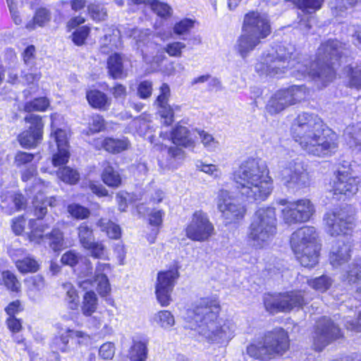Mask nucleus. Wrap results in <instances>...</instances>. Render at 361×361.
<instances>
[{
	"label": "nucleus",
	"instance_id": "1",
	"mask_svg": "<svg viewBox=\"0 0 361 361\" xmlns=\"http://www.w3.org/2000/svg\"><path fill=\"white\" fill-rule=\"evenodd\" d=\"M347 52L345 44L336 39L328 40L319 47L315 61L311 62L307 59L301 61L296 60L293 46L280 47L276 57L267 55L264 62L259 64L257 69L270 76L279 75L290 69V75L298 79L309 75L326 85L335 78L334 66L339 64V60Z\"/></svg>",
	"mask_w": 361,
	"mask_h": 361
},
{
	"label": "nucleus",
	"instance_id": "2",
	"mask_svg": "<svg viewBox=\"0 0 361 361\" xmlns=\"http://www.w3.org/2000/svg\"><path fill=\"white\" fill-rule=\"evenodd\" d=\"M290 130L294 140L309 154L327 157L338 149V135L325 128L321 118L314 114H300L294 119Z\"/></svg>",
	"mask_w": 361,
	"mask_h": 361
},
{
	"label": "nucleus",
	"instance_id": "3",
	"mask_svg": "<svg viewBox=\"0 0 361 361\" xmlns=\"http://www.w3.org/2000/svg\"><path fill=\"white\" fill-rule=\"evenodd\" d=\"M219 310L216 300L204 298L188 312V317L197 324L199 334L208 342L224 344L233 337L235 326L231 322L219 320Z\"/></svg>",
	"mask_w": 361,
	"mask_h": 361
},
{
	"label": "nucleus",
	"instance_id": "4",
	"mask_svg": "<svg viewBox=\"0 0 361 361\" xmlns=\"http://www.w3.org/2000/svg\"><path fill=\"white\" fill-rule=\"evenodd\" d=\"M233 180L242 196L247 201H263L271 193L273 181L262 162L247 159L233 173Z\"/></svg>",
	"mask_w": 361,
	"mask_h": 361
},
{
	"label": "nucleus",
	"instance_id": "5",
	"mask_svg": "<svg viewBox=\"0 0 361 361\" xmlns=\"http://www.w3.org/2000/svg\"><path fill=\"white\" fill-rule=\"evenodd\" d=\"M290 245L302 266L312 268L318 263L321 244L314 227L304 226L295 231L291 235Z\"/></svg>",
	"mask_w": 361,
	"mask_h": 361
},
{
	"label": "nucleus",
	"instance_id": "6",
	"mask_svg": "<svg viewBox=\"0 0 361 361\" xmlns=\"http://www.w3.org/2000/svg\"><path fill=\"white\" fill-rule=\"evenodd\" d=\"M276 209L271 207L258 209L249 227L247 238L255 248L267 245L277 232Z\"/></svg>",
	"mask_w": 361,
	"mask_h": 361
},
{
	"label": "nucleus",
	"instance_id": "7",
	"mask_svg": "<svg viewBox=\"0 0 361 361\" xmlns=\"http://www.w3.org/2000/svg\"><path fill=\"white\" fill-rule=\"evenodd\" d=\"M290 347L288 333L282 328L267 332L262 340L247 348V354L256 359L270 360L283 355Z\"/></svg>",
	"mask_w": 361,
	"mask_h": 361
},
{
	"label": "nucleus",
	"instance_id": "8",
	"mask_svg": "<svg viewBox=\"0 0 361 361\" xmlns=\"http://www.w3.org/2000/svg\"><path fill=\"white\" fill-rule=\"evenodd\" d=\"M30 232L28 238L31 243L42 245L48 240L49 247L55 252L66 248L63 233L58 228H53L51 231L44 233L49 228L48 224L37 223V220L30 219L29 222Z\"/></svg>",
	"mask_w": 361,
	"mask_h": 361
},
{
	"label": "nucleus",
	"instance_id": "9",
	"mask_svg": "<svg viewBox=\"0 0 361 361\" xmlns=\"http://www.w3.org/2000/svg\"><path fill=\"white\" fill-rule=\"evenodd\" d=\"M281 178L283 184L293 191L309 186L311 180L307 166L299 158L287 163L281 171Z\"/></svg>",
	"mask_w": 361,
	"mask_h": 361
},
{
	"label": "nucleus",
	"instance_id": "10",
	"mask_svg": "<svg viewBox=\"0 0 361 361\" xmlns=\"http://www.w3.org/2000/svg\"><path fill=\"white\" fill-rule=\"evenodd\" d=\"M266 310L271 314L289 312L295 307H300L305 303L303 294L300 290L286 292L278 295H267L264 299Z\"/></svg>",
	"mask_w": 361,
	"mask_h": 361
},
{
	"label": "nucleus",
	"instance_id": "11",
	"mask_svg": "<svg viewBox=\"0 0 361 361\" xmlns=\"http://www.w3.org/2000/svg\"><path fill=\"white\" fill-rule=\"evenodd\" d=\"M341 336L340 328L330 318L322 317L317 322L312 334V348L316 351H322Z\"/></svg>",
	"mask_w": 361,
	"mask_h": 361
},
{
	"label": "nucleus",
	"instance_id": "12",
	"mask_svg": "<svg viewBox=\"0 0 361 361\" xmlns=\"http://www.w3.org/2000/svg\"><path fill=\"white\" fill-rule=\"evenodd\" d=\"M305 91L300 86H291L277 91L267 104L271 114H279L287 107L300 102L305 97Z\"/></svg>",
	"mask_w": 361,
	"mask_h": 361
},
{
	"label": "nucleus",
	"instance_id": "13",
	"mask_svg": "<svg viewBox=\"0 0 361 361\" xmlns=\"http://www.w3.org/2000/svg\"><path fill=\"white\" fill-rule=\"evenodd\" d=\"M326 231L331 236L348 235L355 227V218L344 209L327 212L324 216Z\"/></svg>",
	"mask_w": 361,
	"mask_h": 361
},
{
	"label": "nucleus",
	"instance_id": "14",
	"mask_svg": "<svg viewBox=\"0 0 361 361\" xmlns=\"http://www.w3.org/2000/svg\"><path fill=\"white\" fill-rule=\"evenodd\" d=\"M214 228L207 214L195 212L190 222L185 228L187 238L197 242H204L214 234Z\"/></svg>",
	"mask_w": 361,
	"mask_h": 361
},
{
	"label": "nucleus",
	"instance_id": "15",
	"mask_svg": "<svg viewBox=\"0 0 361 361\" xmlns=\"http://www.w3.org/2000/svg\"><path fill=\"white\" fill-rule=\"evenodd\" d=\"M314 212V205L307 199L290 202L282 209L283 218L287 224L307 222Z\"/></svg>",
	"mask_w": 361,
	"mask_h": 361
},
{
	"label": "nucleus",
	"instance_id": "16",
	"mask_svg": "<svg viewBox=\"0 0 361 361\" xmlns=\"http://www.w3.org/2000/svg\"><path fill=\"white\" fill-rule=\"evenodd\" d=\"M216 204L222 216L229 223L242 219L246 212L245 207L239 204L226 190L219 191Z\"/></svg>",
	"mask_w": 361,
	"mask_h": 361
},
{
	"label": "nucleus",
	"instance_id": "17",
	"mask_svg": "<svg viewBox=\"0 0 361 361\" xmlns=\"http://www.w3.org/2000/svg\"><path fill=\"white\" fill-rule=\"evenodd\" d=\"M242 29L243 32L250 33L262 39L267 37L271 32L267 16L257 11H251L245 16Z\"/></svg>",
	"mask_w": 361,
	"mask_h": 361
},
{
	"label": "nucleus",
	"instance_id": "18",
	"mask_svg": "<svg viewBox=\"0 0 361 361\" xmlns=\"http://www.w3.org/2000/svg\"><path fill=\"white\" fill-rule=\"evenodd\" d=\"M30 123L27 130L22 132L18 137L20 145L26 149L36 147L42 139L43 123L39 116L30 114L25 118Z\"/></svg>",
	"mask_w": 361,
	"mask_h": 361
},
{
	"label": "nucleus",
	"instance_id": "19",
	"mask_svg": "<svg viewBox=\"0 0 361 361\" xmlns=\"http://www.w3.org/2000/svg\"><path fill=\"white\" fill-rule=\"evenodd\" d=\"M178 277L176 269L160 271L157 274L156 283V295L161 306H168L171 300V293L175 285V281Z\"/></svg>",
	"mask_w": 361,
	"mask_h": 361
},
{
	"label": "nucleus",
	"instance_id": "20",
	"mask_svg": "<svg viewBox=\"0 0 361 361\" xmlns=\"http://www.w3.org/2000/svg\"><path fill=\"white\" fill-rule=\"evenodd\" d=\"M360 180L344 168L339 169L335 174L332 191L334 195H343L346 197L353 196L358 191Z\"/></svg>",
	"mask_w": 361,
	"mask_h": 361
},
{
	"label": "nucleus",
	"instance_id": "21",
	"mask_svg": "<svg viewBox=\"0 0 361 361\" xmlns=\"http://www.w3.org/2000/svg\"><path fill=\"white\" fill-rule=\"evenodd\" d=\"M110 269V266L105 263H97L94 281L90 280H84L79 283V286L83 289H88L94 286V283H97V290L101 296H106L111 290L109 279L104 274L106 271Z\"/></svg>",
	"mask_w": 361,
	"mask_h": 361
},
{
	"label": "nucleus",
	"instance_id": "22",
	"mask_svg": "<svg viewBox=\"0 0 361 361\" xmlns=\"http://www.w3.org/2000/svg\"><path fill=\"white\" fill-rule=\"evenodd\" d=\"M38 183H36L34 186L33 190L37 192L32 200V207L34 209V215L37 217L38 219H42L47 213V206L51 207H56V200L54 197L49 198L44 197L43 193L41 192L42 185H44V182L39 180Z\"/></svg>",
	"mask_w": 361,
	"mask_h": 361
},
{
	"label": "nucleus",
	"instance_id": "23",
	"mask_svg": "<svg viewBox=\"0 0 361 361\" xmlns=\"http://www.w3.org/2000/svg\"><path fill=\"white\" fill-rule=\"evenodd\" d=\"M351 245L343 240H337L332 246L330 255V264L338 268L347 262L350 258Z\"/></svg>",
	"mask_w": 361,
	"mask_h": 361
},
{
	"label": "nucleus",
	"instance_id": "24",
	"mask_svg": "<svg viewBox=\"0 0 361 361\" xmlns=\"http://www.w3.org/2000/svg\"><path fill=\"white\" fill-rule=\"evenodd\" d=\"M259 37L242 30L238 37L235 49L243 59L246 58L262 42Z\"/></svg>",
	"mask_w": 361,
	"mask_h": 361
},
{
	"label": "nucleus",
	"instance_id": "25",
	"mask_svg": "<svg viewBox=\"0 0 361 361\" xmlns=\"http://www.w3.org/2000/svg\"><path fill=\"white\" fill-rule=\"evenodd\" d=\"M94 145L97 149H104L108 152L118 154L126 150L129 147L130 142L126 138L105 137L95 140Z\"/></svg>",
	"mask_w": 361,
	"mask_h": 361
},
{
	"label": "nucleus",
	"instance_id": "26",
	"mask_svg": "<svg viewBox=\"0 0 361 361\" xmlns=\"http://www.w3.org/2000/svg\"><path fill=\"white\" fill-rule=\"evenodd\" d=\"M130 37H133L136 49L140 50L143 59L147 61L150 54L149 49L155 47V44L150 41L149 30L133 29Z\"/></svg>",
	"mask_w": 361,
	"mask_h": 361
},
{
	"label": "nucleus",
	"instance_id": "27",
	"mask_svg": "<svg viewBox=\"0 0 361 361\" xmlns=\"http://www.w3.org/2000/svg\"><path fill=\"white\" fill-rule=\"evenodd\" d=\"M127 58L119 54L111 55L107 60V69L109 75L113 79H123L128 76V71L125 68V61Z\"/></svg>",
	"mask_w": 361,
	"mask_h": 361
},
{
	"label": "nucleus",
	"instance_id": "28",
	"mask_svg": "<svg viewBox=\"0 0 361 361\" xmlns=\"http://www.w3.org/2000/svg\"><path fill=\"white\" fill-rule=\"evenodd\" d=\"M70 338H77L81 340L78 341L79 343H84L89 340V336L82 331L67 330L60 336L55 337L51 343V348L55 350L66 352L68 350V344Z\"/></svg>",
	"mask_w": 361,
	"mask_h": 361
},
{
	"label": "nucleus",
	"instance_id": "29",
	"mask_svg": "<svg viewBox=\"0 0 361 361\" xmlns=\"http://www.w3.org/2000/svg\"><path fill=\"white\" fill-rule=\"evenodd\" d=\"M171 140L173 144L184 147L193 145L194 142L190 137L188 129L183 126H176L171 133Z\"/></svg>",
	"mask_w": 361,
	"mask_h": 361
},
{
	"label": "nucleus",
	"instance_id": "30",
	"mask_svg": "<svg viewBox=\"0 0 361 361\" xmlns=\"http://www.w3.org/2000/svg\"><path fill=\"white\" fill-rule=\"evenodd\" d=\"M86 97L89 104L96 109H106L111 104V99L106 94L97 90L87 91Z\"/></svg>",
	"mask_w": 361,
	"mask_h": 361
},
{
	"label": "nucleus",
	"instance_id": "31",
	"mask_svg": "<svg viewBox=\"0 0 361 361\" xmlns=\"http://www.w3.org/2000/svg\"><path fill=\"white\" fill-rule=\"evenodd\" d=\"M342 279L350 284L361 283V258H356L342 275Z\"/></svg>",
	"mask_w": 361,
	"mask_h": 361
},
{
	"label": "nucleus",
	"instance_id": "32",
	"mask_svg": "<svg viewBox=\"0 0 361 361\" xmlns=\"http://www.w3.org/2000/svg\"><path fill=\"white\" fill-rule=\"evenodd\" d=\"M147 344L145 340L133 341L128 354L130 361H146L148 354Z\"/></svg>",
	"mask_w": 361,
	"mask_h": 361
},
{
	"label": "nucleus",
	"instance_id": "33",
	"mask_svg": "<svg viewBox=\"0 0 361 361\" xmlns=\"http://www.w3.org/2000/svg\"><path fill=\"white\" fill-rule=\"evenodd\" d=\"M78 238L82 247L90 246L94 240V231L91 226L86 222L80 224L77 228Z\"/></svg>",
	"mask_w": 361,
	"mask_h": 361
},
{
	"label": "nucleus",
	"instance_id": "34",
	"mask_svg": "<svg viewBox=\"0 0 361 361\" xmlns=\"http://www.w3.org/2000/svg\"><path fill=\"white\" fill-rule=\"evenodd\" d=\"M102 177L103 182L109 187L117 188L121 183L120 174L109 164L104 167Z\"/></svg>",
	"mask_w": 361,
	"mask_h": 361
},
{
	"label": "nucleus",
	"instance_id": "35",
	"mask_svg": "<svg viewBox=\"0 0 361 361\" xmlns=\"http://www.w3.org/2000/svg\"><path fill=\"white\" fill-rule=\"evenodd\" d=\"M118 31L114 32L112 35H104L101 39L100 51L103 54H109L121 45L118 37Z\"/></svg>",
	"mask_w": 361,
	"mask_h": 361
},
{
	"label": "nucleus",
	"instance_id": "36",
	"mask_svg": "<svg viewBox=\"0 0 361 361\" xmlns=\"http://www.w3.org/2000/svg\"><path fill=\"white\" fill-rule=\"evenodd\" d=\"M97 298L93 291L87 292L83 296L81 307L82 314L86 317H90L97 310Z\"/></svg>",
	"mask_w": 361,
	"mask_h": 361
},
{
	"label": "nucleus",
	"instance_id": "37",
	"mask_svg": "<svg viewBox=\"0 0 361 361\" xmlns=\"http://www.w3.org/2000/svg\"><path fill=\"white\" fill-rule=\"evenodd\" d=\"M153 322L164 329H169L175 324L173 315L167 310H161L154 314Z\"/></svg>",
	"mask_w": 361,
	"mask_h": 361
},
{
	"label": "nucleus",
	"instance_id": "38",
	"mask_svg": "<svg viewBox=\"0 0 361 361\" xmlns=\"http://www.w3.org/2000/svg\"><path fill=\"white\" fill-rule=\"evenodd\" d=\"M50 20V13L46 8H40L36 11L33 19L25 25L28 30H33L36 26L43 27Z\"/></svg>",
	"mask_w": 361,
	"mask_h": 361
},
{
	"label": "nucleus",
	"instance_id": "39",
	"mask_svg": "<svg viewBox=\"0 0 361 361\" xmlns=\"http://www.w3.org/2000/svg\"><path fill=\"white\" fill-rule=\"evenodd\" d=\"M169 159L166 164L163 161H159V165L164 169H175L177 167L176 159H183L184 158V151L178 147H170L168 149Z\"/></svg>",
	"mask_w": 361,
	"mask_h": 361
},
{
	"label": "nucleus",
	"instance_id": "40",
	"mask_svg": "<svg viewBox=\"0 0 361 361\" xmlns=\"http://www.w3.org/2000/svg\"><path fill=\"white\" fill-rule=\"evenodd\" d=\"M97 226L112 239H118L121 236V233L119 226L108 219H99Z\"/></svg>",
	"mask_w": 361,
	"mask_h": 361
},
{
	"label": "nucleus",
	"instance_id": "41",
	"mask_svg": "<svg viewBox=\"0 0 361 361\" xmlns=\"http://www.w3.org/2000/svg\"><path fill=\"white\" fill-rule=\"evenodd\" d=\"M360 0H341L332 1L330 2V7L332 14L334 16H343L348 6H353Z\"/></svg>",
	"mask_w": 361,
	"mask_h": 361
},
{
	"label": "nucleus",
	"instance_id": "42",
	"mask_svg": "<svg viewBox=\"0 0 361 361\" xmlns=\"http://www.w3.org/2000/svg\"><path fill=\"white\" fill-rule=\"evenodd\" d=\"M63 288L66 291L65 300L68 308L73 310L78 309L79 297L73 286L71 283H66L63 285Z\"/></svg>",
	"mask_w": 361,
	"mask_h": 361
},
{
	"label": "nucleus",
	"instance_id": "43",
	"mask_svg": "<svg viewBox=\"0 0 361 361\" xmlns=\"http://www.w3.org/2000/svg\"><path fill=\"white\" fill-rule=\"evenodd\" d=\"M16 265L20 272L26 274L29 272H36L39 267V263L31 257H27L22 259H18Z\"/></svg>",
	"mask_w": 361,
	"mask_h": 361
},
{
	"label": "nucleus",
	"instance_id": "44",
	"mask_svg": "<svg viewBox=\"0 0 361 361\" xmlns=\"http://www.w3.org/2000/svg\"><path fill=\"white\" fill-rule=\"evenodd\" d=\"M332 279L328 276L323 275L307 281L310 286L319 292H325L332 285Z\"/></svg>",
	"mask_w": 361,
	"mask_h": 361
},
{
	"label": "nucleus",
	"instance_id": "45",
	"mask_svg": "<svg viewBox=\"0 0 361 361\" xmlns=\"http://www.w3.org/2000/svg\"><path fill=\"white\" fill-rule=\"evenodd\" d=\"M159 106V113L164 119L163 123L166 126H169L173 122L174 112L180 110L179 106H171L169 104L161 105Z\"/></svg>",
	"mask_w": 361,
	"mask_h": 361
},
{
	"label": "nucleus",
	"instance_id": "46",
	"mask_svg": "<svg viewBox=\"0 0 361 361\" xmlns=\"http://www.w3.org/2000/svg\"><path fill=\"white\" fill-rule=\"evenodd\" d=\"M85 250L89 251L90 255L96 259H105L106 257V249L102 241L94 240L90 246L85 247Z\"/></svg>",
	"mask_w": 361,
	"mask_h": 361
},
{
	"label": "nucleus",
	"instance_id": "47",
	"mask_svg": "<svg viewBox=\"0 0 361 361\" xmlns=\"http://www.w3.org/2000/svg\"><path fill=\"white\" fill-rule=\"evenodd\" d=\"M49 106V101L47 98L39 97L27 102L24 106V109L27 112L32 111H45Z\"/></svg>",
	"mask_w": 361,
	"mask_h": 361
},
{
	"label": "nucleus",
	"instance_id": "48",
	"mask_svg": "<svg viewBox=\"0 0 361 361\" xmlns=\"http://www.w3.org/2000/svg\"><path fill=\"white\" fill-rule=\"evenodd\" d=\"M57 175L61 180L70 184H75L79 179L78 173L69 167L59 169Z\"/></svg>",
	"mask_w": 361,
	"mask_h": 361
},
{
	"label": "nucleus",
	"instance_id": "49",
	"mask_svg": "<svg viewBox=\"0 0 361 361\" xmlns=\"http://www.w3.org/2000/svg\"><path fill=\"white\" fill-rule=\"evenodd\" d=\"M198 134L200 135L201 142L208 151L212 152L219 147V143L212 135L204 130L198 131Z\"/></svg>",
	"mask_w": 361,
	"mask_h": 361
},
{
	"label": "nucleus",
	"instance_id": "50",
	"mask_svg": "<svg viewBox=\"0 0 361 361\" xmlns=\"http://www.w3.org/2000/svg\"><path fill=\"white\" fill-rule=\"evenodd\" d=\"M68 213L75 219H85L89 217L90 210L78 204H71L68 206Z\"/></svg>",
	"mask_w": 361,
	"mask_h": 361
},
{
	"label": "nucleus",
	"instance_id": "51",
	"mask_svg": "<svg viewBox=\"0 0 361 361\" xmlns=\"http://www.w3.org/2000/svg\"><path fill=\"white\" fill-rule=\"evenodd\" d=\"M150 7L155 13L162 18L169 17L172 13L171 8L167 4L157 0H153Z\"/></svg>",
	"mask_w": 361,
	"mask_h": 361
},
{
	"label": "nucleus",
	"instance_id": "52",
	"mask_svg": "<svg viewBox=\"0 0 361 361\" xmlns=\"http://www.w3.org/2000/svg\"><path fill=\"white\" fill-rule=\"evenodd\" d=\"M2 279L4 285L8 289L14 292L19 291L20 283L13 273L8 271H4L2 273Z\"/></svg>",
	"mask_w": 361,
	"mask_h": 361
},
{
	"label": "nucleus",
	"instance_id": "53",
	"mask_svg": "<svg viewBox=\"0 0 361 361\" xmlns=\"http://www.w3.org/2000/svg\"><path fill=\"white\" fill-rule=\"evenodd\" d=\"M91 17L95 20H103L106 16V11L103 5L93 3L88 6Z\"/></svg>",
	"mask_w": 361,
	"mask_h": 361
},
{
	"label": "nucleus",
	"instance_id": "54",
	"mask_svg": "<svg viewBox=\"0 0 361 361\" xmlns=\"http://www.w3.org/2000/svg\"><path fill=\"white\" fill-rule=\"evenodd\" d=\"M349 85L355 88H361V63L350 68Z\"/></svg>",
	"mask_w": 361,
	"mask_h": 361
},
{
	"label": "nucleus",
	"instance_id": "55",
	"mask_svg": "<svg viewBox=\"0 0 361 361\" xmlns=\"http://www.w3.org/2000/svg\"><path fill=\"white\" fill-rule=\"evenodd\" d=\"M185 48V44L180 42H173L166 45L164 51L170 56L173 57H180L183 49Z\"/></svg>",
	"mask_w": 361,
	"mask_h": 361
},
{
	"label": "nucleus",
	"instance_id": "56",
	"mask_svg": "<svg viewBox=\"0 0 361 361\" xmlns=\"http://www.w3.org/2000/svg\"><path fill=\"white\" fill-rule=\"evenodd\" d=\"M69 152L66 148H59L58 152L54 154L52 157V164L54 166H60L66 164L68 161Z\"/></svg>",
	"mask_w": 361,
	"mask_h": 361
},
{
	"label": "nucleus",
	"instance_id": "57",
	"mask_svg": "<svg viewBox=\"0 0 361 361\" xmlns=\"http://www.w3.org/2000/svg\"><path fill=\"white\" fill-rule=\"evenodd\" d=\"M80 255L75 250H69L65 252L61 258L63 264L73 267L76 265L80 259Z\"/></svg>",
	"mask_w": 361,
	"mask_h": 361
},
{
	"label": "nucleus",
	"instance_id": "58",
	"mask_svg": "<svg viewBox=\"0 0 361 361\" xmlns=\"http://www.w3.org/2000/svg\"><path fill=\"white\" fill-rule=\"evenodd\" d=\"M197 168L205 173H207L214 178H219L221 175V172L219 169L214 164H207L202 161H199L197 164Z\"/></svg>",
	"mask_w": 361,
	"mask_h": 361
},
{
	"label": "nucleus",
	"instance_id": "59",
	"mask_svg": "<svg viewBox=\"0 0 361 361\" xmlns=\"http://www.w3.org/2000/svg\"><path fill=\"white\" fill-rule=\"evenodd\" d=\"M115 354L114 343L107 342L101 345L99 350V355L104 360H111Z\"/></svg>",
	"mask_w": 361,
	"mask_h": 361
},
{
	"label": "nucleus",
	"instance_id": "60",
	"mask_svg": "<svg viewBox=\"0 0 361 361\" xmlns=\"http://www.w3.org/2000/svg\"><path fill=\"white\" fill-rule=\"evenodd\" d=\"M193 24L192 20L184 19L174 25L173 32L178 35L186 34L193 27Z\"/></svg>",
	"mask_w": 361,
	"mask_h": 361
},
{
	"label": "nucleus",
	"instance_id": "61",
	"mask_svg": "<svg viewBox=\"0 0 361 361\" xmlns=\"http://www.w3.org/2000/svg\"><path fill=\"white\" fill-rule=\"evenodd\" d=\"M160 94L157 98L156 103L158 106L168 104L169 97L171 96V90L169 86L166 83H163L160 87Z\"/></svg>",
	"mask_w": 361,
	"mask_h": 361
},
{
	"label": "nucleus",
	"instance_id": "62",
	"mask_svg": "<svg viewBox=\"0 0 361 361\" xmlns=\"http://www.w3.org/2000/svg\"><path fill=\"white\" fill-rule=\"evenodd\" d=\"M33 159V154L19 151L16 154L14 164L17 167H20L31 162Z\"/></svg>",
	"mask_w": 361,
	"mask_h": 361
},
{
	"label": "nucleus",
	"instance_id": "63",
	"mask_svg": "<svg viewBox=\"0 0 361 361\" xmlns=\"http://www.w3.org/2000/svg\"><path fill=\"white\" fill-rule=\"evenodd\" d=\"M56 143L58 149L59 148L68 149V140L66 132L62 129H57L54 133H51Z\"/></svg>",
	"mask_w": 361,
	"mask_h": 361
},
{
	"label": "nucleus",
	"instance_id": "64",
	"mask_svg": "<svg viewBox=\"0 0 361 361\" xmlns=\"http://www.w3.org/2000/svg\"><path fill=\"white\" fill-rule=\"evenodd\" d=\"M28 288L32 290H40L44 287V280L40 275H36L25 281Z\"/></svg>",
	"mask_w": 361,
	"mask_h": 361
}]
</instances>
